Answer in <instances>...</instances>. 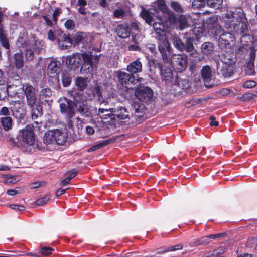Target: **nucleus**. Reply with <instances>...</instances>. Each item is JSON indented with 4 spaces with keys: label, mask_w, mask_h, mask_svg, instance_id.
Masks as SVG:
<instances>
[{
    "label": "nucleus",
    "mask_w": 257,
    "mask_h": 257,
    "mask_svg": "<svg viewBox=\"0 0 257 257\" xmlns=\"http://www.w3.org/2000/svg\"><path fill=\"white\" fill-rule=\"evenodd\" d=\"M54 138L56 144L63 145L67 140V132L66 131H61L58 129L54 130Z\"/></svg>",
    "instance_id": "nucleus-14"
},
{
    "label": "nucleus",
    "mask_w": 257,
    "mask_h": 257,
    "mask_svg": "<svg viewBox=\"0 0 257 257\" xmlns=\"http://www.w3.org/2000/svg\"><path fill=\"white\" fill-rule=\"evenodd\" d=\"M92 39V36L90 34L83 32L78 33L74 37V41L77 44L81 43L84 45L88 44L91 42Z\"/></svg>",
    "instance_id": "nucleus-15"
},
{
    "label": "nucleus",
    "mask_w": 257,
    "mask_h": 257,
    "mask_svg": "<svg viewBox=\"0 0 257 257\" xmlns=\"http://www.w3.org/2000/svg\"><path fill=\"white\" fill-rule=\"evenodd\" d=\"M132 107L133 110L135 111V113H139L140 111L141 106L140 103L138 102L134 101L132 104Z\"/></svg>",
    "instance_id": "nucleus-50"
},
{
    "label": "nucleus",
    "mask_w": 257,
    "mask_h": 257,
    "mask_svg": "<svg viewBox=\"0 0 257 257\" xmlns=\"http://www.w3.org/2000/svg\"><path fill=\"white\" fill-rule=\"evenodd\" d=\"M51 96L52 92L49 88L42 89L39 93L40 101L48 102Z\"/></svg>",
    "instance_id": "nucleus-27"
},
{
    "label": "nucleus",
    "mask_w": 257,
    "mask_h": 257,
    "mask_svg": "<svg viewBox=\"0 0 257 257\" xmlns=\"http://www.w3.org/2000/svg\"><path fill=\"white\" fill-rule=\"evenodd\" d=\"M58 62L57 61L51 62L48 66V72L49 74L53 75L55 76L59 69Z\"/></svg>",
    "instance_id": "nucleus-29"
},
{
    "label": "nucleus",
    "mask_w": 257,
    "mask_h": 257,
    "mask_svg": "<svg viewBox=\"0 0 257 257\" xmlns=\"http://www.w3.org/2000/svg\"><path fill=\"white\" fill-rule=\"evenodd\" d=\"M153 9H156V13L158 10L161 11L163 14H166L167 16H175L174 13L170 10L165 3L164 0H157L152 5Z\"/></svg>",
    "instance_id": "nucleus-12"
},
{
    "label": "nucleus",
    "mask_w": 257,
    "mask_h": 257,
    "mask_svg": "<svg viewBox=\"0 0 257 257\" xmlns=\"http://www.w3.org/2000/svg\"><path fill=\"white\" fill-rule=\"evenodd\" d=\"M44 182H35L34 183H32L30 185V187L32 189H35L38 188L39 186H41L42 185V184H44Z\"/></svg>",
    "instance_id": "nucleus-59"
},
{
    "label": "nucleus",
    "mask_w": 257,
    "mask_h": 257,
    "mask_svg": "<svg viewBox=\"0 0 257 257\" xmlns=\"http://www.w3.org/2000/svg\"><path fill=\"white\" fill-rule=\"evenodd\" d=\"M10 208L17 211H23L25 210V207L16 204H12L10 206Z\"/></svg>",
    "instance_id": "nucleus-55"
},
{
    "label": "nucleus",
    "mask_w": 257,
    "mask_h": 257,
    "mask_svg": "<svg viewBox=\"0 0 257 257\" xmlns=\"http://www.w3.org/2000/svg\"><path fill=\"white\" fill-rule=\"evenodd\" d=\"M44 18L48 26H53L56 23L57 17H44Z\"/></svg>",
    "instance_id": "nucleus-48"
},
{
    "label": "nucleus",
    "mask_w": 257,
    "mask_h": 257,
    "mask_svg": "<svg viewBox=\"0 0 257 257\" xmlns=\"http://www.w3.org/2000/svg\"><path fill=\"white\" fill-rule=\"evenodd\" d=\"M77 173V172L74 171L68 172L67 178L70 181L71 179L73 178L76 175Z\"/></svg>",
    "instance_id": "nucleus-62"
},
{
    "label": "nucleus",
    "mask_w": 257,
    "mask_h": 257,
    "mask_svg": "<svg viewBox=\"0 0 257 257\" xmlns=\"http://www.w3.org/2000/svg\"><path fill=\"white\" fill-rule=\"evenodd\" d=\"M125 12L122 8L115 10L113 12V16H123Z\"/></svg>",
    "instance_id": "nucleus-53"
},
{
    "label": "nucleus",
    "mask_w": 257,
    "mask_h": 257,
    "mask_svg": "<svg viewBox=\"0 0 257 257\" xmlns=\"http://www.w3.org/2000/svg\"><path fill=\"white\" fill-rule=\"evenodd\" d=\"M159 50L160 52L169 51L170 49V44L165 36H162L159 40Z\"/></svg>",
    "instance_id": "nucleus-25"
},
{
    "label": "nucleus",
    "mask_w": 257,
    "mask_h": 257,
    "mask_svg": "<svg viewBox=\"0 0 257 257\" xmlns=\"http://www.w3.org/2000/svg\"><path fill=\"white\" fill-rule=\"evenodd\" d=\"M132 37L133 42H134L135 44H139L143 40L144 36L140 33H136L135 34H132Z\"/></svg>",
    "instance_id": "nucleus-43"
},
{
    "label": "nucleus",
    "mask_w": 257,
    "mask_h": 257,
    "mask_svg": "<svg viewBox=\"0 0 257 257\" xmlns=\"http://www.w3.org/2000/svg\"><path fill=\"white\" fill-rule=\"evenodd\" d=\"M6 179L3 181L5 184H14L19 180V177L17 176L6 175Z\"/></svg>",
    "instance_id": "nucleus-39"
},
{
    "label": "nucleus",
    "mask_w": 257,
    "mask_h": 257,
    "mask_svg": "<svg viewBox=\"0 0 257 257\" xmlns=\"http://www.w3.org/2000/svg\"><path fill=\"white\" fill-rule=\"evenodd\" d=\"M246 51L249 54V60L246 63L247 73L249 75H253L255 74L254 70V61L255 59V50L252 47L246 48L244 46L239 47L238 53H242Z\"/></svg>",
    "instance_id": "nucleus-7"
},
{
    "label": "nucleus",
    "mask_w": 257,
    "mask_h": 257,
    "mask_svg": "<svg viewBox=\"0 0 257 257\" xmlns=\"http://www.w3.org/2000/svg\"><path fill=\"white\" fill-rule=\"evenodd\" d=\"M50 196L48 195H46L44 197L38 199L35 203L37 205H43L47 203L49 200Z\"/></svg>",
    "instance_id": "nucleus-47"
},
{
    "label": "nucleus",
    "mask_w": 257,
    "mask_h": 257,
    "mask_svg": "<svg viewBox=\"0 0 257 257\" xmlns=\"http://www.w3.org/2000/svg\"><path fill=\"white\" fill-rule=\"evenodd\" d=\"M83 63L81 67L82 73L92 74L93 70L96 68L99 61L100 56L93 55L91 53H82Z\"/></svg>",
    "instance_id": "nucleus-3"
},
{
    "label": "nucleus",
    "mask_w": 257,
    "mask_h": 257,
    "mask_svg": "<svg viewBox=\"0 0 257 257\" xmlns=\"http://www.w3.org/2000/svg\"><path fill=\"white\" fill-rule=\"evenodd\" d=\"M223 63V66L221 70V74L225 77L231 76L233 74L234 61L229 59L228 61H226L225 58Z\"/></svg>",
    "instance_id": "nucleus-13"
},
{
    "label": "nucleus",
    "mask_w": 257,
    "mask_h": 257,
    "mask_svg": "<svg viewBox=\"0 0 257 257\" xmlns=\"http://www.w3.org/2000/svg\"><path fill=\"white\" fill-rule=\"evenodd\" d=\"M58 42L59 47L62 49H66L72 45V40L70 37L65 34L61 38L58 39Z\"/></svg>",
    "instance_id": "nucleus-22"
},
{
    "label": "nucleus",
    "mask_w": 257,
    "mask_h": 257,
    "mask_svg": "<svg viewBox=\"0 0 257 257\" xmlns=\"http://www.w3.org/2000/svg\"><path fill=\"white\" fill-rule=\"evenodd\" d=\"M33 39L31 38L30 40H26V39L24 38L23 37H19L17 41V46L18 48H27L28 45L30 44L32 40Z\"/></svg>",
    "instance_id": "nucleus-36"
},
{
    "label": "nucleus",
    "mask_w": 257,
    "mask_h": 257,
    "mask_svg": "<svg viewBox=\"0 0 257 257\" xmlns=\"http://www.w3.org/2000/svg\"><path fill=\"white\" fill-rule=\"evenodd\" d=\"M14 64L18 69L21 68L24 65L23 56L21 52L17 53L14 55Z\"/></svg>",
    "instance_id": "nucleus-31"
},
{
    "label": "nucleus",
    "mask_w": 257,
    "mask_h": 257,
    "mask_svg": "<svg viewBox=\"0 0 257 257\" xmlns=\"http://www.w3.org/2000/svg\"><path fill=\"white\" fill-rule=\"evenodd\" d=\"M162 79L166 83H171L173 80V72L170 68H164L160 71Z\"/></svg>",
    "instance_id": "nucleus-23"
},
{
    "label": "nucleus",
    "mask_w": 257,
    "mask_h": 257,
    "mask_svg": "<svg viewBox=\"0 0 257 257\" xmlns=\"http://www.w3.org/2000/svg\"><path fill=\"white\" fill-rule=\"evenodd\" d=\"M113 116L119 119H125L129 117V113L126 109L123 107H119L117 108H112Z\"/></svg>",
    "instance_id": "nucleus-17"
},
{
    "label": "nucleus",
    "mask_w": 257,
    "mask_h": 257,
    "mask_svg": "<svg viewBox=\"0 0 257 257\" xmlns=\"http://www.w3.org/2000/svg\"><path fill=\"white\" fill-rule=\"evenodd\" d=\"M159 21L155 22L153 23L154 29L156 30H160L163 31L165 29V23H160L161 20L158 19Z\"/></svg>",
    "instance_id": "nucleus-44"
},
{
    "label": "nucleus",
    "mask_w": 257,
    "mask_h": 257,
    "mask_svg": "<svg viewBox=\"0 0 257 257\" xmlns=\"http://www.w3.org/2000/svg\"><path fill=\"white\" fill-rule=\"evenodd\" d=\"M139 44L131 45L128 46V49L130 51H140V48L138 46Z\"/></svg>",
    "instance_id": "nucleus-58"
},
{
    "label": "nucleus",
    "mask_w": 257,
    "mask_h": 257,
    "mask_svg": "<svg viewBox=\"0 0 257 257\" xmlns=\"http://www.w3.org/2000/svg\"><path fill=\"white\" fill-rule=\"evenodd\" d=\"M193 39L189 37L187 39L184 44L180 38L175 37L173 38V43L176 48L181 51H186L189 53H193L194 46L193 45Z\"/></svg>",
    "instance_id": "nucleus-8"
},
{
    "label": "nucleus",
    "mask_w": 257,
    "mask_h": 257,
    "mask_svg": "<svg viewBox=\"0 0 257 257\" xmlns=\"http://www.w3.org/2000/svg\"><path fill=\"white\" fill-rule=\"evenodd\" d=\"M201 74L204 80V83H207L210 81L212 77V72L210 67L208 66H203L201 71ZM205 86L208 88H211L212 85H207L205 84Z\"/></svg>",
    "instance_id": "nucleus-16"
},
{
    "label": "nucleus",
    "mask_w": 257,
    "mask_h": 257,
    "mask_svg": "<svg viewBox=\"0 0 257 257\" xmlns=\"http://www.w3.org/2000/svg\"><path fill=\"white\" fill-rule=\"evenodd\" d=\"M1 123L5 130L7 131L12 127V120L10 117H3L1 119Z\"/></svg>",
    "instance_id": "nucleus-37"
},
{
    "label": "nucleus",
    "mask_w": 257,
    "mask_h": 257,
    "mask_svg": "<svg viewBox=\"0 0 257 257\" xmlns=\"http://www.w3.org/2000/svg\"><path fill=\"white\" fill-rule=\"evenodd\" d=\"M75 85L79 90H83L87 86V78L82 77H77L75 79Z\"/></svg>",
    "instance_id": "nucleus-32"
},
{
    "label": "nucleus",
    "mask_w": 257,
    "mask_h": 257,
    "mask_svg": "<svg viewBox=\"0 0 257 257\" xmlns=\"http://www.w3.org/2000/svg\"><path fill=\"white\" fill-rule=\"evenodd\" d=\"M23 91L26 98L27 104L31 109L32 118L36 119L39 116H41L42 108L39 105L35 88L30 84H27L23 86Z\"/></svg>",
    "instance_id": "nucleus-2"
},
{
    "label": "nucleus",
    "mask_w": 257,
    "mask_h": 257,
    "mask_svg": "<svg viewBox=\"0 0 257 257\" xmlns=\"http://www.w3.org/2000/svg\"><path fill=\"white\" fill-rule=\"evenodd\" d=\"M162 55V59L164 63H170V58L168 57L166 51L160 52Z\"/></svg>",
    "instance_id": "nucleus-57"
},
{
    "label": "nucleus",
    "mask_w": 257,
    "mask_h": 257,
    "mask_svg": "<svg viewBox=\"0 0 257 257\" xmlns=\"http://www.w3.org/2000/svg\"><path fill=\"white\" fill-rule=\"evenodd\" d=\"M223 0H207L206 3L208 6L215 9L220 8Z\"/></svg>",
    "instance_id": "nucleus-38"
},
{
    "label": "nucleus",
    "mask_w": 257,
    "mask_h": 257,
    "mask_svg": "<svg viewBox=\"0 0 257 257\" xmlns=\"http://www.w3.org/2000/svg\"><path fill=\"white\" fill-rule=\"evenodd\" d=\"M149 64L150 67H153L156 68H158L160 69V71L163 69L161 64L156 61L155 59L150 60L149 62Z\"/></svg>",
    "instance_id": "nucleus-49"
},
{
    "label": "nucleus",
    "mask_w": 257,
    "mask_h": 257,
    "mask_svg": "<svg viewBox=\"0 0 257 257\" xmlns=\"http://www.w3.org/2000/svg\"><path fill=\"white\" fill-rule=\"evenodd\" d=\"M206 2L205 0H193L192 7L194 8H200L205 5Z\"/></svg>",
    "instance_id": "nucleus-45"
},
{
    "label": "nucleus",
    "mask_w": 257,
    "mask_h": 257,
    "mask_svg": "<svg viewBox=\"0 0 257 257\" xmlns=\"http://www.w3.org/2000/svg\"><path fill=\"white\" fill-rule=\"evenodd\" d=\"M210 124L211 126H217L218 125V122L215 120V117L212 116L210 117Z\"/></svg>",
    "instance_id": "nucleus-61"
},
{
    "label": "nucleus",
    "mask_w": 257,
    "mask_h": 257,
    "mask_svg": "<svg viewBox=\"0 0 257 257\" xmlns=\"http://www.w3.org/2000/svg\"><path fill=\"white\" fill-rule=\"evenodd\" d=\"M48 39L50 40L51 41H54L56 39V37H55V36L54 34V33L52 30H50L48 31Z\"/></svg>",
    "instance_id": "nucleus-60"
},
{
    "label": "nucleus",
    "mask_w": 257,
    "mask_h": 257,
    "mask_svg": "<svg viewBox=\"0 0 257 257\" xmlns=\"http://www.w3.org/2000/svg\"><path fill=\"white\" fill-rule=\"evenodd\" d=\"M213 44L210 42H205L201 46V50L205 55L210 54L213 51Z\"/></svg>",
    "instance_id": "nucleus-35"
},
{
    "label": "nucleus",
    "mask_w": 257,
    "mask_h": 257,
    "mask_svg": "<svg viewBox=\"0 0 257 257\" xmlns=\"http://www.w3.org/2000/svg\"><path fill=\"white\" fill-rule=\"evenodd\" d=\"M62 81L64 87H67L70 85L71 82V78L67 73H64L62 76Z\"/></svg>",
    "instance_id": "nucleus-42"
},
{
    "label": "nucleus",
    "mask_w": 257,
    "mask_h": 257,
    "mask_svg": "<svg viewBox=\"0 0 257 257\" xmlns=\"http://www.w3.org/2000/svg\"><path fill=\"white\" fill-rule=\"evenodd\" d=\"M0 43L2 46L6 49H9L10 45L8 38L4 30L0 29Z\"/></svg>",
    "instance_id": "nucleus-33"
},
{
    "label": "nucleus",
    "mask_w": 257,
    "mask_h": 257,
    "mask_svg": "<svg viewBox=\"0 0 257 257\" xmlns=\"http://www.w3.org/2000/svg\"><path fill=\"white\" fill-rule=\"evenodd\" d=\"M172 63L175 68L178 71L185 70L188 65V57L184 54L174 55Z\"/></svg>",
    "instance_id": "nucleus-9"
},
{
    "label": "nucleus",
    "mask_w": 257,
    "mask_h": 257,
    "mask_svg": "<svg viewBox=\"0 0 257 257\" xmlns=\"http://www.w3.org/2000/svg\"><path fill=\"white\" fill-rule=\"evenodd\" d=\"M9 110L8 108L6 107H3L1 109L0 114L4 115H7L8 114Z\"/></svg>",
    "instance_id": "nucleus-64"
},
{
    "label": "nucleus",
    "mask_w": 257,
    "mask_h": 257,
    "mask_svg": "<svg viewBox=\"0 0 257 257\" xmlns=\"http://www.w3.org/2000/svg\"><path fill=\"white\" fill-rule=\"evenodd\" d=\"M142 10L140 13V16H157L156 14V9H153L151 6L150 8L146 9L143 7H141Z\"/></svg>",
    "instance_id": "nucleus-34"
},
{
    "label": "nucleus",
    "mask_w": 257,
    "mask_h": 257,
    "mask_svg": "<svg viewBox=\"0 0 257 257\" xmlns=\"http://www.w3.org/2000/svg\"><path fill=\"white\" fill-rule=\"evenodd\" d=\"M74 25L75 24L74 22L70 19L67 20L65 23V26L66 28L68 29L71 30L73 29V28L74 27Z\"/></svg>",
    "instance_id": "nucleus-54"
},
{
    "label": "nucleus",
    "mask_w": 257,
    "mask_h": 257,
    "mask_svg": "<svg viewBox=\"0 0 257 257\" xmlns=\"http://www.w3.org/2000/svg\"><path fill=\"white\" fill-rule=\"evenodd\" d=\"M82 54H75L67 56L66 59V64L70 69L76 71L82 63Z\"/></svg>",
    "instance_id": "nucleus-10"
},
{
    "label": "nucleus",
    "mask_w": 257,
    "mask_h": 257,
    "mask_svg": "<svg viewBox=\"0 0 257 257\" xmlns=\"http://www.w3.org/2000/svg\"><path fill=\"white\" fill-rule=\"evenodd\" d=\"M115 141V139L113 138H111L108 140H104L102 142H99L97 144L94 145L91 148H90L88 150V152H92L95 150H96L99 148H102L105 146H106L108 144H111L113 142H114Z\"/></svg>",
    "instance_id": "nucleus-28"
},
{
    "label": "nucleus",
    "mask_w": 257,
    "mask_h": 257,
    "mask_svg": "<svg viewBox=\"0 0 257 257\" xmlns=\"http://www.w3.org/2000/svg\"><path fill=\"white\" fill-rule=\"evenodd\" d=\"M52 7L50 5L47 4L43 9L42 12L38 13L37 12H34L33 16H50L52 13Z\"/></svg>",
    "instance_id": "nucleus-30"
},
{
    "label": "nucleus",
    "mask_w": 257,
    "mask_h": 257,
    "mask_svg": "<svg viewBox=\"0 0 257 257\" xmlns=\"http://www.w3.org/2000/svg\"><path fill=\"white\" fill-rule=\"evenodd\" d=\"M7 193L10 196H14L18 193V192L15 189H9L7 191Z\"/></svg>",
    "instance_id": "nucleus-63"
},
{
    "label": "nucleus",
    "mask_w": 257,
    "mask_h": 257,
    "mask_svg": "<svg viewBox=\"0 0 257 257\" xmlns=\"http://www.w3.org/2000/svg\"><path fill=\"white\" fill-rule=\"evenodd\" d=\"M116 77L120 83L128 89H134L140 85V82L142 79L139 78L135 79V77L131 74L122 71H118L117 73Z\"/></svg>",
    "instance_id": "nucleus-4"
},
{
    "label": "nucleus",
    "mask_w": 257,
    "mask_h": 257,
    "mask_svg": "<svg viewBox=\"0 0 257 257\" xmlns=\"http://www.w3.org/2000/svg\"><path fill=\"white\" fill-rule=\"evenodd\" d=\"M44 49V45L38 40L33 38L32 41L25 49V59L32 61L34 58V53H39Z\"/></svg>",
    "instance_id": "nucleus-6"
},
{
    "label": "nucleus",
    "mask_w": 257,
    "mask_h": 257,
    "mask_svg": "<svg viewBox=\"0 0 257 257\" xmlns=\"http://www.w3.org/2000/svg\"><path fill=\"white\" fill-rule=\"evenodd\" d=\"M112 108H101L98 109V115L102 119H107L110 118L111 120L113 118V112L111 111Z\"/></svg>",
    "instance_id": "nucleus-24"
},
{
    "label": "nucleus",
    "mask_w": 257,
    "mask_h": 257,
    "mask_svg": "<svg viewBox=\"0 0 257 257\" xmlns=\"http://www.w3.org/2000/svg\"><path fill=\"white\" fill-rule=\"evenodd\" d=\"M142 70V64L139 60L137 59L135 61L130 63L127 67V70L132 74L137 73L140 72Z\"/></svg>",
    "instance_id": "nucleus-19"
},
{
    "label": "nucleus",
    "mask_w": 257,
    "mask_h": 257,
    "mask_svg": "<svg viewBox=\"0 0 257 257\" xmlns=\"http://www.w3.org/2000/svg\"><path fill=\"white\" fill-rule=\"evenodd\" d=\"M170 7L178 16H185L183 15L184 12L182 5L177 1H172L170 2Z\"/></svg>",
    "instance_id": "nucleus-26"
},
{
    "label": "nucleus",
    "mask_w": 257,
    "mask_h": 257,
    "mask_svg": "<svg viewBox=\"0 0 257 257\" xmlns=\"http://www.w3.org/2000/svg\"><path fill=\"white\" fill-rule=\"evenodd\" d=\"M44 143L47 146H53L56 144L54 138V130H49L44 135Z\"/></svg>",
    "instance_id": "nucleus-20"
},
{
    "label": "nucleus",
    "mask_w": 257,
    "mask_h": 257,
    "mask_svg": "<svg viewBox=\"0 0 257 257\" xmlns=\"http://www.w3.org/2000/svg\"><path fill=\"white\" fill-rule=\"evenodd\" d=\"M211 242L209 236L202 237L200 238L193 240L189 244L191 248L199 246L202 245H207Z\"/></svg>",
    "instance_id": "nucleus-21"
},
{
    "label": "nucleus",
    "mask_w": 257,
    "mask_h": 257,
    "mask_svg": "<svg viewBox=\"0 0 257 257\" xmlns=\"http://www.w3.org/2000/svg\"><path fill=\"white\" fill-rule=\"evenodd\" d=\"M65 101L66 103L60 104V109L61 113L64 115L67 125L69 128H72L73 126L72 118L75 114L73 108L74 106L76 112L81 116L87 118L92 117V107L88 104L86 97L83 96L76 97L74 102L68 99H65Z\"/></svg>",
    "instance_id": "nucleus-1"
},
{
    "label": "nucleus",
    "mask_w": 257,
    "mask_h": 257,
    "mask_svg": "<svg viewBox=\"0 0 257 257\" xmlns=\"http://www.w3.org/2000/svg\"><path fill=\"white\" fill-rule=\"evenodd\" d=\"M153 92L148 87H141L135 91L136 97L142 102H147L153 97Z\"/></svg>",
    "instance_id": "nucleus-11"
},
{
    "label": "nucleus",
    "mask_w": 257,
    "mask_h": 257,
    "mask_svg": "<svg viewBox=\"0 0 257 257\" xmlns=\"http://www.w3.org/2000/svg\"><path fill=\"white\" fill-rule=\"evenodd\" d=\"M53 249L50 247H43L41 249V253L44 255H48L52 253Z\"/></svg>",
    "instance_id": "nucleus-51"
},
{
    "label": "nucleus",
    "mask_w": 257,
    "mask_h": 257,
    "mask_svg": "<svg viewBox=\"0 0 257 257\" xmlns=\"http://www.w3.org/2000/svg\"><path fill=\"white\" fill-rule=\"evenodd\" d=\"M177 22L179 23V26L180 30H183L187 26L186 17H178Z\"/></svg>",
    "instance_id": "nucleus-46"
},
{
    "label": "nucleus",
    "mask_w": 257,
    "mask_h": 257,
    "mask_svg": "<svg viewBox=\"0 0 257 257\" xmlns=\"http://www.w3.org/2000/svg\"><path fill=\"white\" fill-rule=\"evenodd\" d=\"M256 85V83L253 80H249L246 81L244 84L243 87L245 88H251L255 87Z\"/></svg>",
    "instance_id": "nucleus-52"
},
{
    "label": "nucleus",
    "mask_w": 257,
    "mask_h": 257,
    "mask_svg": "<svg viewBox=\"0 0 257 257\" xmlns=\"http://www.w3.org/2000/svg\"><path fill=\"white\" fill-rule=\"evenodd\" d=\"M182 248V246L181 244H178L176 245L172 246L169 247H168L166 249H161L158 251L159 253H164L169 251H174L178 250L181 249Z\"/></svg>",
    "instance_id": "nucleus-41"
},
{
    "label": "nucleus",
    "mask_w": 257,
    "mask_h": 257,
    "mask_svg": "<svg viewBox=\"0 0 257 257\" xmlns=\"http://www.w3.org/2000/svg\"><path fill=\"white\" fill-rule=\"evenodd\" d=\"M18 141L27 145L32 146L35 142L34 126L28 124L24 128L19 131Z\"/></svg>",
    "instance_id": "nucleus-5"
},
{
    "label": "nucleus",
    "mask_w": 257,
    "mask_h": 257,
    "mask_svg": "<svg viewBox=\"0 0 257 257\" xmlns=\"http://www.w3.org/2000/svg\"><path fill=\"white\" fill-rule=\"evenodd\" d=\"M62 10L60 7H56L52 10V16H59L62 13Z\"/></svg>",
    "instance_id": "nucleus-56"
},
{
    "label": "nucleus",
    "mask_w": 257,
    "mask_h": 257,
    "mask_svg": "<svg viewBox=\"0 0 257 257\" xmlns=\"http://www.w3.org/2000/svg\"><path fill=\"white\" fill-rule=\"evenodd\" d=\"M116 33L119 37L124 39L130 37L131 31L127 25L120 24L117 26Z\"/></svg>",
    "instance_id": "nucleus-18"
},
{
    "label": "nucleus",
    "mask_w": 257,
    "mask_h": 257,
    "mask_svg": "<svg viewBox=\"0 0 257 257\" xmlns=\"http://www.w3.org/2000/svg\"><path fill=\"white\" fill-rule=\"evenodd\" d=\"M227 36H229L230 38H231V34L226 33V34H222L220 35L219 41L221 44H223V42H224V45H225V48L226 49L227 48H230L231 45L230 43H229L228 41L226 40V38Z\"/></svg>",
    "instance_id": "nucleus-40"
}]
</instances>
